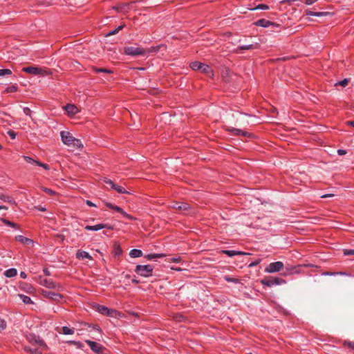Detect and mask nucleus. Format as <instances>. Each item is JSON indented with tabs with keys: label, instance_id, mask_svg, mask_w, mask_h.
I'll use <instances>...</instances> for the list:
<instances>
[{
	"label": "nucleus",
	"instance_id": "24",
	"mask_svg": "<svg viewBox=\"0 0 354 354\" xmlns=\"http://www.w3.org/2000/svg\"><path fill=\"white\" fill-rule=\"evenodd\" d=\"M0 200H1L3 202H7V203H9L12 205L16 203L15 201L12 197H10L8 195H6L3 193H0Z\"/></svg>",
	"mask_w": 354,
	"mask_h": 354
},
{
	"label": "nucleus",
	"instance_id": "5",
	"mask_svg": "<svg viewBox=\"0 0 354 354\" xmlns=\"http://www.w3.org/2000/svg\"><path fill=\"white\" fill-rule=\"evenodd\" d=\"M286 281L279 277H269L261 280V283L264 286L272 287L273 286L282 285Z\"/></svg>",
	"mask_w": 354,
	"mask_h": 354
},
{
	"label": "nucleus",
	"instance_id": "4",
	"mask_svg": "<svg viewBox=\"0 0 354 354\" xmlns=\"http://www.w3.org/2000/svg\"><path fill=\"white\" fill-rule=\"evenodd\" d=\"M153 266L151 265H137L135 272L140 276L149 277L152 276Z\"/></svg>",
	"mask_w": 354,
	"mask_h": 354
},
{
	"label": "nucleus",
	"instance_id": "1",
	"mask_svg": "<svg viewBox=\"0 0 354 354\" xmlns=\"http://www.w3.org/2000/svg\"><path fill=\"white\" fill-rule=\"evenodd\" d=\"M62 142L68 146H72L76 149L83 147L80 140L74 138L68 131H62L60 132Z\"/></svg>",
	"mask_w": 354,
	"mask_h": 354
},
{
	"label": "nucleus",
	"instance_id": "28",
	"mask_svg": "<svg viewBox=\"0 0 354 354\" xmlns=\"http://www.w3.org/2000/svg\"><path fill=\"white\" fill-rule=\"evenodd\" d=\"M176 205H178V209L183 212L188 211L190 209V205L187 203L177 202Z\"/></svg>",
	"mask_w": 354,
	"mask_h": 354
},
{
	"label": "nucleus",
	"instance_id": "16",
	"mask_svg": "<svg viewBox=\"0 0 354 354\" xmlns=\"http://www.w3.org/2000/svg\"><path fill=\"white\" fill-rule=\"evenodd\" d=\"M15 240L18 242L21 243L24 245H33L34 242L32 239L25 237L22 235H17L15 236Z\"/></svg>",
	"mask_w": 354,
	"mask_h": 354
},
{
	"label": "nucleus",
	"instance_id": "29",
	"mask_svg": "<svg viewBox=\"0 0 354 354\" xmlns=\"http://www.w3.org/2000/svg\"><path fill=\"white\" fill-rule=\"evenodd\" d=\"M257 48V44H248L240 46L237 48L236 52H239L242 50H252Z\"/></svg>",
	"mask_w": 354,
	"mask_h": 354
},
{
	"label": "nucleus",
	"instance_id": "34",
	"mask_svg": "<svg viewBox=\"0 0 354 354\" xmlns=\"http://www.w3.org/2000/svg\"><path fill=\"white\" fill-rule=\"evenodd\" d=\"M115 190L117 192L120 194H130L129 192H127L123 187L115 184V187L112 189Z\"/></svg>",
	"mask_w": 354,
	"mask_h": 354
},
{
	"label": "nucleus",
	"instance_id": "36",
	"mask_svg": "<svg viewBox=\"0 0 354 354\" xmlns=\"http://www.w3.org/2000/svg\"><path fill=\"white\" fill-rule=\"evenodd\" d=\"M62 330L63 334H64V335H72L75 332L73 328H70L67 326H63Z\"/></svg>",
	"mask_w": 354,
	"mask_h": 354
},
{
	"label": "nucleus",
	"instance_id": "50",
	"mask_svg": "<svg viewBox=\"0 0 354 354\" xmlns=\"http://www.w3.org/2000/svg\"><path fill=\"white\" fill-rule=\"evenodd\" d=\"M8 136L13 140V139H15L16 136H17V133L14 131H8Z\"/></svg>",
	"mask_w": 354,
	"mask_h": 354
},
{
	"label": "nucleus",
	"instance_id": "18",
	"mask_svg": "<svg viewBox=\"0 0 354 354\" xmlns=\"http://www.w3.org/2000/svg\"><path fill=\"white\" fill-rule=\"evenodd\" d=\"M221 252L223 254H225L227 255L228 257H230L236 256V255H248V254H249L247 252H241V251H238V250H222Z\"/></svg>",
	"mask_w": 354,
	"mask_h": 354
},
{
	"label": "nucleus",
	"instance_id": "40",
	"mask_svg": "<svg viewBox=\"0 0 354 354\" xmlns=\"http://www.w3.org/2000/svg\"><path fill=\"white\" fill-rule=\"evenodd\" d=\"M41 189L44 192H46V194H49L50 196L56 195V192L54 190L51 189H49V188H47V187H42Z\"/></svg>",
	"mask_w": 354,
	"mask_h": 354
},
{
	"label": "nucleus",
	"instance_id": "22",
	"mask_svg": "<svg viewBox=\"0 0 354 354\" xmlns=\"http://www.w3.org/2000/svg\"><path fill=\"white\" fill-rule=\"evenodd\" d=\"M306 15L307 16H314V17H323L329 15L328 12H313L311 10H306Z\"/></svg>",
	"mask_w": 354,
	"mask_h": 354
},
{
	"label": "nucleus",
	"instance_id": "49",
	"mask_svg": "<svg viewBox=\"0 0 354 354\" xmlns=\"http://www.w3.org/2000/svg\"><path fill=\"white\" fill-rule=\"evenodd\" d=\"M6 328V322L5 320L0 319V330H3Z\"/></svg>",
	"mask_w": 354,
	"mask_h": 354
},
{
	"label": "nucleus",
	"instance_id": "38",
	"mask_svg": "<svg viewBox=\"0 0 354 354\" xmlns=\"http://www.w3.org/2000/svg\"><path fill=\"white\" fill-rule=\"evenodd\" d=\"M119 213H120L124 218H126L130 221H135L136 219L135 217L129 214L125 211H124L122 209V212H120Z\"/></svg>",
	"mask_w": 354,
	"mask_h": 354
},
{
	"label": "nucleus",
	"instance_id": "46",
	"mask_svg": "<svg viewBox=\"0 0 354 354\" xmlns=\"http://www.w3.org/2000/svg\"><path fill=\"white\" fill-rule=\"evenodd\" d=\"M159 50V46H151L150 48L146 50H147V55L153 52H157Z\"/></svg>",
	"mask_w": 354,
	"mask_h": 354
},
{
	"label": "nucleus",
	"instance_id": "11",
	"mask_svg": "<svg viewBox=\"0 0 354 354\" xmlns=\"http://www.w3.org/2000/svg\"><path fill=\"white\" fill-rule=\"evenodd\" d=\"M41 284L50 289H56L58 290H62L63 289V287L60 286L59 284H57L51 279H44L42 281Z\"/></svg>",
	"mask_w": 354,
	"mask_h": 354
},
{
	"label": "nucleus",
	"instance_id": "59",
	"mask_svg": "<svg viewBox=\"0 0 354 354\" xmlns=\"http://www.w3.org/2000/svg\"><path fill=\"white\" fill-rule=\"evenodd\" d=\"M86 203L90 206V207H96L95 204H94L93 202H91V201H86Z\"/></svg>",
	"mask_w": 354,
	"mask_h": 354
},
{
	"label": "nucleus",
	"instance_id": "6",
	"mask_svg": "<svg viewBox=\"0 0 354 354\" xmlns=\"http://www.w3.org/2000/svg\"><path fill=\"white\" fill-rule=\"evenodd\" d=\"M28 341L31 343L33 346H39L43 349L47 348V345L44 341L40 338L39 336L36 335L34 333H30L26 335Z\"/></svg>",
	"mask_w": 354,
	"mask_h": 354
},
{
	"label": "nucleus",
	"instance_id": "60",
	"mask_svg": "<svg viewBox=\"0 0 354 354\" xmlns=\"http://www.w3.org/2000/svg\"><path fill=\"white\" fill-rule=\"evenodd\" d=\"M333 196H334V194H326L322 195L321 197L324 198L332 197Z\"/></svg>",
	"mask_w": 354,
	"mask_h": 354
},
{
	"label": "nucleus",
	"instance_id": "21",
	"mask_svg": "<svg viewBox=\"0 0 354 354\" xmlns=\"http://www.w3.org/2000/svg\"><path fill=\"white\" fill-rule=\"evenodd\" d=\"M24 350L30 353L31 354H42V351L44 349L41 348H39V346H37L36 348H31L30 346H26L24 347Z\"/></svg>",
	"mask_w": 354,
	"mask_h": 354
},
{
	"label": "nucleus",
	"instance_id": "58",
	"mask_svg": "<svg viewBox=\"0 0 354 354\" xmlns=\"http://www.w3.org/2000/svg\"><path fill=\"white\" fill-rule=\"evenodd\" d=\"M113 209L118 212H122V208L120 207L119 206H117V205H115L113 206Z\"/></svg>",
	"mask_w": 354,
	"mask_h": 354
},
{
	"label": "nucleus",
	"instance_id": "42",
	"mask_svg": "<svg viewBox=\"0 0 354 354\" xmlns=\"http://www.w3.org/2000/svg\"><path fill=\"white\" fill-rule=\"evenodd\" d=\"M12 74V71L10 69H0V77L10 75Z\"/></svg>",
	"mask_w": 354,
	"mask_h": 354
},
{
	"label": "nucleus",
	"instance_id": "15",
	"mask_svg": "<svg viewBox=\"0 0 354 354\" xmlns=\"http://www.w3.org/2000/svg\"><path fill=\"white\" fill-rule=\"evenodd\" d=\"M97 311L102 315L113 316V314L116 311L112 309H109L106 306L98 305L97 306Z\"/></svg>",
	"mask_w": 354,
	"mask_h": 354
},
{
	"label": "nucleus",
	"instance_id": "23",
	"mask_svg": "<svg viewBox=\"0 0 354 354\" xmlns=\"http://www.w3.org/2000/svg\"><path fill=\"white\" fill-rule=\"evenodd\" d=\"M105 226L103 225V223H99L95 225H86L84 229L88 231H98L100 230L104 229Z\"/></svg>",
	"mask_w": 354,
	"mask_h": 354
},
{
	"label": "nucleus",
	"instance_id": "3",
	"mask_svg": "<svg viewBox=\"0 0 354 354\" xmlns=\"http://www.w3.org/2000/svg\"><path fill=\"white\" fill-rule=\"evenodd\" d=\"M190 67L194 71H201L202 73L207 75L208 76L213 75V71L211 67L207 64L201 63L199 62H193L190 64Z\"/></svg>",
	"mask_w": 354,
	"mask_h": 354
},
{
	"label": "nucleus",
	"instance_id": "43",
	"mask_svg": "<svg viewBox=\"0 0 354 354\" xmlns=\"http://www.w3.org/2000/svg\"><path fill=\"white\" fill-rule=\"evenodd\" d=\"M225 280L226 281H227V282H232V283H238L239 282V279L230 277L229 276H225Z\"/></svg>",
	"mask_w": 354,
	"mask_h": 354
},
{
	"label": "nucleus",
	"instance_id": "19",
	"mask_svg": "<svg viewBox=\"0 0 354 354\" xmlns=\"http://www.w3.org/2000/svg\"><path fill=\"white\" fill-rule=\"evenodd\" d=\"M64 109L69 115H74L78 112L77 107L74 104H68Z\"/></svg>",
	"mask_w": 354,
	"mask_h": 354
},
{
	"label": "nucleus",
	"instance_id": "10",
	"mask_svg": "<svg viewBox=\"0 0 354 354\" xmlns=\"http://www.w3.org/2000/svg\"><path fill=\"white\" fill-rule=\"evenodd\" d=\"M43 295L48 299L55 301H59L63 299V296L59 293H55L52 291L44 290Z\"/></svg>",
	"mask_w": 354,
	"mask_h": 354
},
{
	"label": "nucleus",
	"instance_id": "8",
	"mask_svg": "<svg viewBox=\"0 0 354 354\" xmlns=\"http://www.w3.org/2000/svg\"><path fill=\"white\" fill-rule=\"evenodd\" d=\"M85 342L90 346L91 349L97 354H102V351L104 349L101 344L91 341V340H86Z\"/></svg>",
	"mask_w": 354,
	"mask_h": 354
},
{
	"label": "nucleus",
	"instance_id": "27",
	"mask_svg": "<svg viewBox=\"0 0 354 354\" xmlns=\"http://www.w3.org/2000/svg\"><path fill=\"white\" fill-rule=\"evenodd\" d=\"M129 256L132 258L140 257L142 256V252L139 249H132L129 252Z\"/></svg>",
	"mask_w": 354,
	"mask_h": 354
},
{
	"label": "nucleus",
	"instance_id": "37",
	"mask_svg": "<svg viewBox=\"0 0 354 354\" xmlns=\"http://www.w3.org/2000/svg\"><path fill=\"white\" fill-rule=\"evenodd\" d=\"M350 80L348 79V78H345L342 81H339L337 82H336L335 84V86H341L342 87H345L346 86H347V84H348Z\"/></svg>",
	"mask_w": 354,
	"mask_h": 354
},
{
	"label": "nucleus",
	"instance_id": "35",
	"mask_svg": "<svg viewBox=\"0 0 354 354\" xmlns=\"http://www.w3.org/2000/svg\"><path fill=\"white\" fill-rule=\"evenodd\" d=\"M125 26V25H121V26H119L118 28H115L114 30L109 32L108 33H106V37H109V36H111V35H115L116 33H118L120 30H122L124 27Z\"/></svg>",
	"mask_w": 354,
	"mask_h": 354
},
{
	"label": "nucleus",
	"instance_id": "14",
	"mask_svg": "<svg viewBox=\"0 0 354 354\" xmlns=\"http://www.w3.org/2000/svg\"><path fill=\"white\" fill-rule=\"evenodd\" d=\"M23 158H24V159L28 163L35 164V165H37L39 167H43L46 170H49L50 169V167H49V166L47 164H45V163L41 162H39L38 160H34L33 158H32L30 156H24Z\"/></svg>",
	"mask_w": 354,
	"mask_h": 354
},
{
	"label": "nucleus",
	"instance_id": "48",
	"mask_svg": "<svg viewBox=\"0 0 354 354\" xmlns=\"http://www.w3.org/2000/svg\"><path fill=\"white\" fill-rule=\"evenodd\" d=\"M104 182L106 184H107V185H110V186H111V189H113V188L115 187V183H114L111 180L108 179V178H105V179L104 180Z\"/></svg>",
	"mask_w": 354,
	"mask_h": 354
},
{
	"label": "nucleus",
	"instance_id": "30",
	"mask_svg": "<svg viewBox=\"0 0 354 354\" xmlns=\"http://www.w3.org/2000/svg\"><path fill=\"white\" fill-rule=\"evenodd\" d=\"M165 256L166 255L162 253H154V254H149L146 255L145 258H147L149 260H151V259H157V258H162V257H165Z\"/></svg>",
	"mask_w": 354,
	"mask_h": 354
},
{
	"label": "nucleus",
	"instance_id": "56",
	"mask_svg": "<svg viewBox=\"0 0 354 354\" xmlns=\"http://www.w3.org/2000/svg\"><path fill=\"white\" fill-rule=\"evenodd\" d=\"M336 275L351 276L350 274L344 272H336Z\"/></svg>",
	"mask_w": 354,
	"mask_h": 354
},
{
	"label": "nucleus",
	"instance_id": "55",
	"mask_svg": "<svg viewBox=\"0 0 354 354\" xmlns=\"http://www.w3.org/2000/svg\"><path fill=\"white\" fill-rule=\"evenodd\" d=\"M322 275L324 276H336V272H325L322 273Z\"/></svg>",
	"mask_w": 354,
	"mask_h": 354
},
{
	"label": "nucleus",
	"instance_id": "54",
	"mask_svg": "<svg viewBox=\"0 0 354 354\" xmlns=\"http://www.w3.org/2000/svg\"><path fill=\"white\" fill-rule=\"evenodd\" d=\"M344 344L354 350V342H345Z\"/></svg>",
	"mask_w": 354,
	"mask_h": 354
},
{
	"label": "nucleus",
	"instance_id": "32",
	"mask_svg": "<svg viewBox=\"0 0 354 354\" xmlns=\"http://www.w3.org/2000/svg\"><path fill=\"white\" fill-rule=\"evenodd\" d=\"M18 296L20 297V299L22 300V301L25 304H33V302L30 297L25 295H22V294H19Z\"/></svg>",
	"mask_w": 354,
	"mask_h": 354
},
{
	"label": "nucleus",
	"instance_id": "45",
	"mask_svg": "<svg viewBox=\"0 0 354 354\" xmlns=\"http://www.w3.org/2000/svg\"><path fill=\"white\" fill-rule=\"evenodd\" d=\"M17 86L15 85H12L6 88V91L8 93H14L17 91Z\"/></svg>",
	"mask_w": 354,
	"mask_h": 354
},
{
	"label": "nucleus",
	"instance_id": "26",
	"mask_svg": "<svg viewBox=\"0 0 354 354\" xmlns=\"http://www.w3.org/2000/svg\"><path fill=\"white\" fill-rule=\"evenodd\" d=\"M300 266H288L286 267V272L283 273V276H287L290 274H293V273H297L298 272V268Z\"/></svg>",
	"mask_w": 354,
	"mask_h": 354
},
{
	"label": "nucleus",
	"instance_id": "61",
	"mask_svg": "<svg viewBox=\"0 0 354 354\" xmlns=\"http://www.w3.org/2000/svg\"><path fill=\"white\" fill-rule=\"evenodd\" d=\"M104 227V228H106V229H109V230H113V227L112 225H109V224H103Z\"/></svg>",
	"mask_w": 354,
	"mask_h": 354
},
{
	"label": "nucleus",
	"instance_id": "2",
	"mask_svg": "<svg viewBox=\"0 0 354 354\" xmlns=\"http://www.w3.org/2000/svg\"><path fill=\"white\" fill-rule=\"evenodd\" d=\"M124 53L131 57L147 56V50L138 44L124 48Z\"/></svg>",
	"mask_w": 354,
	"mask_h": 354
},
{
	"label": "nucleus",
	"instance_id": "39",
	"mask_svg": "<svg viewBox=\"0 0 354 354\" xmlns=\"http://www.w3.org/2000/svg\"><path fill=\"white\" fill-rule=\"evenodd\" d=\"M122 250L120 245H115L113 249V254L115 256H120L122 254Z\"/></svg>",
	"mask_w": 354,
	"mask_h": 354
},
{
	"label": "nucleus",
	"instance_id": "7",
	"mask_svg": "<svg viewBox=\"0 0 354 354\" xmlns=\"http://www.w3.org/2000/svg\"><path fill=\"white\" fill-rule=\"evenodd\" d=\"M283 263L281 261H276L273 263H270L266 268H265V272L266 273H274L277 272H279L283 268Z\"/></svg>",
	"mask_w": 354,
	"mask_h": 354
},
{
	"label": "nucleus",
	"instance_id": "44",
	"mask_svg": "<svg viewBox=\"0 0 354 354\" xmlns=\"http://www.w3.org/2000/svg\"><path fill=\"white\" fill-rule=\"evenodd\" d=\"M68 343L70 344H73V345L76 346V347L78 348H82V347H83L82 344L80 342L71 340V341H68Z\"/></svg>",
	"mask_w": 354,
	"mask_h": 354
},
{
	"label": "nucleus",
	"instance_id": "57",
	"mask_svg": "<svg viewBox=\"0 0 354 354\" xmlns=\"http://www.w3.org/2000/svg\"><path fill=\"white\" fill-rule=\"evenodd\" d=\"M337 153L339 156H343V155H345L346 153V151L344 150V149H338L337 150Z\"/></svg>",
	"mask_w": 354,
	"mask_h": 354
},
{
	"label": "nucleus",
	"instance_id": "47",
	"mask_svg": "<svg viewBox=\"0 0 354 354\" xmlns=\"http://www.w3.org/2000/svg\"><path fill=\"white\" fill-rule=\"evenodd\" d=\"M23 111L24 114L32 118V111L28 107H24L23 109Z\"/></svg>",
	"mask_w": 354,
	"mask_h": 354
},
{
	"label": "nucleus",
	"instance_id": "41",
	"mask_svg": "<svg viewBox=\"0 0 354 354\" xmlns=\"http://www.w3.org/2000/svg\"><path fill=\"white\" fill-rule=\"evenodd\" d=\"M268 9H269V6L268 5L261 3V4L257 5L252 10H268Z\"/></svg>",
	"mask_w": 354,
	"mask_h": 354
},
{
	"label": "nucleus",
	"instance_id": "13",
	"mask_svg": "<svg viewBox=\"0 0 354 354\" xmlns=\"http://www.w3.org/2000/svg\"><path fill=\"white\" fill-rule=\"evenodd\" d=\"M22 71L27 73L32 74V75H43L44 70L35 66H28L23 68Z\"/></svg>",
	"mask_w": 354,
	"mask_h": 354
},
{
	"label": "nucleus",
	"instance_id": "53",
	"mask_svg": "<svg viewBox=\"0 0 354 354\" xmlns=\"http://www.w3.org/2000/svg\"><path fill=\"white\" fill-rule=\"evenodd\" d=\"M345 255H354V250H346L344 252Z\"/></svg>",
	"mask_w": 354,
	"mask_h": 354
},
{
	"label": "nucleus",
	"instance_id": "17",
	"mask_svg": "<svg viewBox=\"0 0 354 354\" xmlns=\"http://www.w3.org/2000/svg\"><path fill=\"white\" fill-rule=\"evenodd\" d=\"M229 131H230L232 134L236 135V136H242L244 137H249L250 136V133L248 131H243L239 129L236 128H231L227 129Z\"/></svg>",
	"mask_w": 354,
	"mask_h": 354
},
{
	"label": "nucleus",
	"instance_id": "51",
	"mask_svg": "<svg viewBox=\"0 0 354 354\" xmlns=\"http://www.w3.org/2000/svg\"><path fill=\"white\" fill-rule=\"evenodd\" d=\"M260 263H261V259H258L255 260L254 262H252L249 265V267H254V266L259 265Z\"/></svg>",
	"mask_w": 354,
	"mask_h": 354
},
{
	"label": "nucleus",
	"instance_id": "12",
	"mask_svg": "<svg viewBox=\"0 0 354 354\" xmlns=\"http://www.w3.org/2000/svg\"><path fill=\"white\" fill-rule=\"evenodd\" d=\"M255 26H261L263 28H268L270 26L279 27V24L268 21L265 19H261L254 23Z\"/></svg>",
	"mask_w": 354,
	"mask_h": 354
},
{
	"label": "nucleus",
	"instance_id": "20",
	"mask_svg": "<svg viewBox=\"0 0 354 354\" xmlns=\"http://www.w3.org/2000/svg\"><path fill=\"white\" fill-rule=\"evenodd\" d=\"M76 257H77V258L82 259H89V260L92 259V257L89 254V253L86 251H83V250H77V252L76 253Z\"/></svg>",
	"mask_w": 354,
	"mask_h": 354
},
{
	"label": "nucleus",
	"instance_id": "33",
	"mask_svg": "<svg viewBox=\"0 0 354 354\" xmlns=\"http://www.w3.org/2000/svg\"><path fill=\"white\" fill-rule=\"evenodd\" d=\"M93 71L97 73H106L108 74L113 73V71L110 69L104 68H97L95 66L93 67Z\"/></svg>",
	"mask_w": 354,
	"mask_h": 354
},
{
	"label": "nucleus",
	"instance_id": "62",
	"mask_svg": "<svg viewBox=\"0 0 354 354\" xmlns=\"http://www.w3.org/2000/svg\"><path fill=\"white\" fill-rule=\"evenodd\" d=\"M36 208H37L39 211H41V212H45V211H46V207H41V206H39V207H37Z\"/></svg>",
	"mask_w": 354,
	"mask_h": 354
},
{
	"label": "nucleus",
	"instance_id": "25",
	"mask_svg": "<svg viewBox=\"0 0 354 354\" xmlns=\"http://www.w3.org/2000/svg\"><path fill=\"white\" fill-rule=\"evenodd\" d=\"M1 221L7 226H10L13 227L15 230H19L20 227L18 224L13 223L9 220H7L6 218H1Z\"/></svg>",
	"mask_w": 354,
	"mask_h": 354
},
{
	"label": "nucleus",
	"instance_id": "63",
	"mask_svg": "<svg viewBox=\"0 0 354 354\" xmlns=\"http://www.w3.org/2000/svg\"><path fill=\"white\" fill-rule=\"evenodd\" d=\"M106 206L111 209H113V207L114 206V205H113L112 203H106Z\"/></svg>",
	"mask_w": 354,
	"mask_h": 354
},
{
	"label": "nucleus",
	"instance_id": "64",
	"mask_svg": "<svg viewBox=\"0 0 354 354\" xmlns=\"http://www.w3.org/2000/svg\"><path fill=\"white\" fill-rule=\"evenodd\" d=\"M347 124L354 127V120L353 121H348Z\"/></svg>",
	"mask_w": 354,
	"mask_h": 354
},
{
	"label": "nucleus",
	"instance_id": "9",
	"mask_svg": "<svg viewBox=\"0 0 354 354\" xmlns=\"http://www.w3.org/2000/svg\"><path fill=\"white\" fill-rule=\"evenodd\" d=\"M134 2H130L127 3H121L113 7V9L118 12L122 13H127L131 9Z\"/></svg>",
	"mask_w": 354,
	"mask_h": 354
},
{
	"label": "nucleus",
	"instance_id": "31",
	"mask_svg": "<svg viewBox=\"0 0 354 354\" xmlns=\"http://www.w3.org/2000/svg\"><path fill=\"white\" fill-rule=\"evenodd\" d=\"M17 274V271L15 268H10L5 271V276L7 277H13L16 276Z\"/></svg>",
	"mask_w": 354,
	"mask_h": 354
},
{
	"label": "nucleus",
	"instance_id": "52",
	"mask_svg": "<svg viewBox=\"0 0 354 354\" xmlns=\"http://www.w3.org/2000/svg\"><path fill=\"white\" fill-rule=\"evenodd\" d=\"M181 260L180 257H172L171 258L169 261V262H174V263H178Z\"/></svg>",
	"mask_w": 354,
	"mask_h": 354
}]
</instances>
